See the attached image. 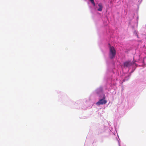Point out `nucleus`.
Segmentation results:
<instances>
[{
    "label": "nucleus",
    "instance_id": "nucleus-1",
    "mask_svg": "<svg viewBox=\"0 0 146 146\" xmlns=\"http://www.w3.org/2000/svg\"><path fill=\"white\" fill-rule=\"evenodd\" d=\"M110 53L109 57L111 59H112L115 56L116 51L114 47L113 46H109Z\"/></svg>",
    "mask_w": 146,
    "mask_h": 146
},
{
    "label": "nucleus",
    "instance_id": "nucleus-2",
    "mask_svg": "<svg viewBox=\"0 0 146 146\" xmlns=\"http://www.w3.org/2000/svg\"><path fill=\"white\" fill-rule=\"evenodd\" d=\"M106 98V97L104 96L103 97V99L100 100L99 101L96 103V104L98 105H100L101 104H106L107 103V101L105 99Z\"/></svg>",
    "mask_w": 146,
    "mask_h": 146
},
{
    "label": "nucleus",
    "instance_id": "nucleus-3",
    "mask_svg": "<svg viewBox=\"0 0 146 146\" xmlns=\"http://www.w3.org/2000/svg\"><path fill=\"white\" fill-rule=\"evenodd\" d=\"M133 64V62L130 61H126L124 63L123 66L125 67H129L132 66Z\"/></svg>",
    "mask_w": 146,
    "mask_h": 146
},
{
    "label": "nucleus",
    "instance_id": "nucleus-4",
    "mask_svg": "<svg viewBox=\"0 0 146 146\" xmlns=\"http://www.w3.org/2000/svg\"><path fill=\"white\" fill-rule=\"evenodd\" d=\"M98 6L99 8L98 9V10L99 11H102V6L101 3H100L98 4Z\"/></svg>",
    "mask_w": 146,
    "mask_h": 146
},
{
    "label": "nucleus",
    "instance_id": "nucleus-5",
    "mask_svg": "<svg viewBox=\"0 0 146 146\" xmlns=\"http://www.w3.org/2000/svg\"><path fill=\"white\" fill-rule=\"evenodd\" d=\"M91 2V3L94 6H95V3L94 2V0H89Z\"/></svg>",
    "mask_w": 146,
    "mask_h": 146
}]
</instances>
